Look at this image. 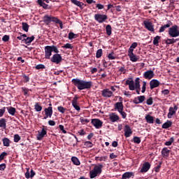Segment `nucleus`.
Wrapping results in <instances>:
<instances>
[{"mask_svg":"<svg viewBox=\"0 0 179 179\" xmlns=\"http://www.w3.org/2000/svg\"><path fill=\"white\" fill-rule=\"evenodd\" d=\"M150 169V163L145 162L143 164V166L140 171L141 173H148V171H149Z\"/></svg>","mask_w":179,"mask_h":179,"instance_id":"obj_20","label":"nucleus"},{"mask_svg":"<svg viewBox=\"0 0 179 179\" xmlns=\"http://www.w3.org/2000/svg\"><path fill=\"white\" fill-rule=\"evenodd\" d=\"M91 124L94 125L96 129H100L103 127V122L100 119H92Z\"/></svg>","mask_w":179,"mask_h":179,"instance_id":"obj_9","label":"nucleus"},{"mask_svg":"<svg viewBox=\"0 0 179 179\" xmlns=\"http://www.w3.org/2000/svg\"><path fill=\"white\" fill-rule=\"evenodd\" d=\"M52 52L55 54H58L59 50H58V48L55 45H47L45 46V59H50L51 55H52Z\"/></svg>","mask_w":179,"mask_h":179,"instance_id":"obj_3","label":"nucleus"},{"mask_svg":"<svg viewBox=\"0 0 179 179\" xmlns=\"http://www.w3.org/2000/svg\"><path fill=\"white\" fill-rule=\"evenodd\" d=\"M36 69H45V66L44 64H38L36 66Z\"/></svg>","mask_w":179,"mask_h":179,"instance_id":"obj_57","label":"nucleus"},{"mask_svg":"<svg viewBox=\"0 0 179 179\" xmlns=\"http://www.w3.org/2000/svg\"><path fill=\"white\" fill-rule=\"evenodd\" d=\"M143 78L145 79H148L150 80V79H152V78H155V72L152 70H148L143 73Z\"/></svg>","mask_w":179,"mask_h":179,"instance_id":"obj_14","label":"nucleus"},{"mask_svg":"<svg viewBox=\"0 0 179 179\" xmlns=\"http://www.w3.org/2000/svg\"><path fill=\"white\" fill-rule=\"evenodd\" d=\"M160 86V82L156 79H153L150 82V90H153L155 87H159Z\"/></svg>","mask_w":179,"mask_h":179,"instance_id":"obj_16","label":"nucleus"},{"mask_svg":"<svg viewBox=\"0 0 179 179\" xmlns=\"http://www.w3.org/2000/svg\"><path fill=\"white\" fill-rule=\"evenodd\" d=\"M94 20L98 22V23H104L107 19H108V17L107 15H103V14H95L94 15Z\"/></svg>","mask_w":179,"mask_h":179,"instance_id":"obj_7","label":"nucleus"},{"mask_svg":"<svg viewBox=\"0 0 179 179\" xmlns=\"http://www.w3.org/2000/svg\"><path fill=\"white\" fill-rule=\"evenodd\" d=\"M72 3L76 5V6H78L79 8H83V3L78 1V0H70Z\"/></svg>","mask_w":179,"mask_h":179,"instance_id":"obj_35","label":"nucleus"},{"mask_svg":"<svg viewBox=\"0 0 179 179\" xmlns=\"http://www.w3.org/2000/svg\"><path fill=\"white\" fill-rule=\"evenodd\" d=\"M6 110V107H3V108L0 109V117H3V114H5Z\"/></svg>","mask_w":179,"mask_h":179,"instance_id":"obj_61","label":"nucleus"},{"mask_svg":"<svg viewBox=\"0 0 179 179\" xmlns=\"http://www.w3.org/2000/svg\"><path fill=\"white\" fill-rule=\"evenodd\" d=\"M73 108H75V110H76V111H78V113H79V111H80V106H79V105H78V103H74L72 105Z\"/></svg>","mask_w":179,"mask_h":179,"instance_id":"obj_56","label":"nucleus"},{"mask_svg":"<svg viewBox=\"0 0 179 179\" xmlns=\"http://www.w3.org/2000/svg\"><path fill=\"white\" fill-rule=\"evenodd\" d=\"M128 57H129L130 61H131V62H137L138 57H136V55H135L134 53H131V54L128 55Z\"/></svg>","mask_w":179,"mask_h":179,"instance_id":"obj_33","label":"nucleus"},{"mask_svg":"<svg viewBox=\"0 0 179 179\" xmlns=\"http://www.w3.org/2000/svg\"><path fill=\"white\" fill-rule=\"evenodd\" d=\"M108 59H115V56H114V52H112L111 53L108 54Z\"/></svg>","mask_w":179,"mask_h":179,"instance_id":"obj_58","label":"nucleus"},{"mask_svg":"<svg viewBox=\"0 0 179 179\" xmlns=\"http://www.w3.org/2000/svg\"><path fill=\"white\" fill-rule=\"evenodd\" d=\"M80 122L83 125H85V124H89V122H90V120L89 119H85V117H80Z\"/></svg>","mask_w":179,"mask_h":179,"instance_id":"obj_38","label":"nucleus"},{"mask_svg":"<svg viewBox=\"0 0 179 179\" xmlns=\"http://www.w3.org/2000/svg\"><path fill=\"white\" fill-rule=\"evenodd\" d=\"M45 111V117L43 120H47V118H51L52 117V107H48L44 109Z\"/></svg>","mask_w":179,"mask_h":179,"instance_id":"obj_10","label":"nucleus"},{"mask_svg":"<svg viewBox=\"0 0 179 179\" xmlns=\"http://www.w3.org/2000/svg\"><path fill=\"white\" fill-rule=\"evenodd\" d=\"M57 110L59 111V113H62V114H65V111H66V108H64L63 106H58Z\"/></svg>","mask_w":179,"mask_h":179,"instance_id":"obj_47","label":"nucleus"},{"mask_svg":"<svg viewBox=\"0 0 179 179\" xmlns=\"http://www.w3.org/2000/svg\"><path fill=\"white\" fill-rule=\"evenodd\" d=\"M10 36L9 35H4L2 38V41H4V43H7V41H9Z\"/></svg>","mask_w":179,"mask_h":179,"instance_id":"obj_55","label":"nucleus"},{"mask_svg":"<svg viewBox=\"0 0 179 179\" xmlns=\"http://www.w3.org/2000/svg\"><path fill=\"white\" fill-rule=\"evenodd\" d=\"M35 110L37 112H40L41 111V110H43V107L41 106H40V104H38V103H36L35 106Z\"/></svg>","mask_w":179,"mask_h":179,"instance_id":"obj_45","label":"nucleus"},{"mask_svg":"<svg viewBox=\"0 0 179 179\" xmlns=\"http://www.w3.org/2000/svg\"><path fill=\"white\" fill-rule=\"evenodd\" d=\"M135 177V173L134 172H125L122 176V179H129Z\"/></svg>","mask_w":179,"mask_h":179,"instance_id":"obj_21","label":"nucleus"},{"mask_svg":"<svg viewBox=\"0 0 179 179\" xmlns=\"http://www.w3.org/2000/svg\"><path fill=\"white\" fill-rule=\"evenodd\" d=\"M76 37H78V35L73 34V32L69 34V40H73V38H76Z\"/></svg>","mask_w":179,"mask_h":179,"instance_id":"obj_46","label":"nucleus"},{"mask_svg":"<svg viewBox=\"0 0 179 179\" xmlns=\"http://www.w3.org/2000/svg\"><path fill=\"white\" fill-rule=\"evenodd\" d=\"M141 78H136L135 81L134 80H127L125 85L129 86V90H135V89H140L141 87Z\"/></svg>","mask_w":179,"mask_h":179,"instance_id":"obj_4","label":"nucleus"},{"mask_svg":"<svg viewBox=\"0 0 179 179\" xmlns=\"http://www.w3.org/2000/svg\"><path fill=\"white\" fill-rule=\"evenodd\" d=\"M84 145H85L87 148H93V143L91 141H85L84 143Z\"/></svg>","mask_w":179,"mask_h":179,"instance_id":"obj_48","label":"nucleus"},{"mask_svg":"<svg viewBox=\"0 0 179 179\" xmlns=\"http://www.w3.org/2000/svg\"><path fill=\"white\" fill-rule=\"evenodd\" d=\"M20 139L21 138H20V136H19V134L14 135V142H15V143H17V142H19Z\"/></svg>","mask_w":179,"mask_h":179,"instance_id":"obj_52","label":"nucleus"},{"mask_svg":"<svg viewBox=\"0 0 179 179\" xmlns=\"http://www.w3.org/2000/svg\"><path fill=\"white\" fill-rule=\"evenodd\" d=\"M160 38H162L161 36H157L154 38V40H153V44L154 45H159V41L160 40Z\"/></svg>","mask_w":179,"mask_h":179,"instance_id":"obj_40","label":"nucleus"},{"mask_svg":"<svg viewBox=\"0 0 179 179\" xmlns=\"http://www.w3.org/2000/svg\"><path fill=\"white\" fill-rule=\"evenodd\" d=\"M50 61L53 64H56V65H59L62 62V56L61 54L56 53L50 58Z\"/></svg>","mask_w":179,"mask_h":179,"instance_id":"obj_6","label":"nucleus"},{"mask_svg":"<svg viewBox=\"0 0 179 179\" xmlns=\"http://www.w3.org/2000/svg\"><path fill=\"white\" fill-rule=\"evenodd\" d=\"M36 2L38 5L43 8V9H45V10L51 9V6L48 4L45 3V2L43 0H37Z\"/></svg>","mask_w":179,"mask_h":179,"instance_id":"obj_22","label":"nucleus"},{"mask_svg":"<svg viewBox=\"0 0 179 179\" xmlns=\"http://www.w3.org/2000/svg\"><path fill=\"white\" fill-rule=\"evenodd\" d=\"M0 128L6 129V120H5L4 118H1L0 120Z\"/></svg>","mask_w":179,"mask_h":179,"instance_id":"obj_36","label":"nucleus"},{"mask_svg":"<svg viewBox=\"0 0 179 179\" xmlns=\"http://www.w3.org/2000/svg\"><path fill=\"white\" fill-rule=\"evenodd\" d=\"M141 92H142V93H145V92H146V82L145 81L143 82V86H142Z\"/></svg>","mask_w":179,"mask_h":179,"instance_id":"obj_60","label":"nucleus"},{"mask_svg":"<svg viewBox=\"0 0 179 179\" xmlns=\"http://www.w3.org/2000/svg\"><path fill=\"white\" fill-rule=\"evenodd\" d=\"M8 155V152H3L1 155H0V162H2V160H3V159H5L6 156Z\"/></svg>","mask_w":179,"mask_h":179,"instance_id":"obj_50","label":"nucleus"},{"mask_svg":"<svg viewBox=\"0 0 179 179\" xmlns=\"http://www.w3.org/2000/svg\"><path fill=\"white\" fill-rule=\"evenodd\" d=\"M177 110H178V107L177 106H174V107H170L169 109L168 118H172L173 115H176V113H177Z\"/></svg>","mask_w":179,"mask_h":179,"instance_id":"obj_13","label":"nucleus"},{"mask_svg":"<svg viewBox=\"0 0 179 179\" xmlns=\"http://www.w3.org/2000/svg\"><path fill=\"white\" fill-rule=\"evenodd\" d=\"M103 164H98L97 166H95L94 168V171L99 175L101 174L103 170Z\"/></svg>","mask_w":179,"mask_h":179,"instance_id":"obj_27","label":"nucleus"},{"mask_svg":"<svg viewBox=\"0 0 179 179\" xmlns=\"http://www.w3.org/2000/svg\"><path fill=\"white\" fill-rule=\"evenodd\" d=\"M119 113H120V115H122V118H127V113L124 112V110H120Z\"/></svg>","mask_w":179,"mask_h":179,"instance_id":"obj_63","label":"nucleus"},{"mask_svg":"<svg viewBox=\"0 0 179 179\" xmlns=\"http://www.w3.org/2000/svg\"><path fill=\"white\" fill-rule=\"evenodd\" d=\"M6 108L8 110V113L10 115H15V114H16V108H15L14 107L10 106L6 107Z\"/></svg>","mask_w":179,"mask_h":179,"instance_id":"obj_30","label":"nucleus"},{"mask_svg":"<svg viewBox=\"0 0 179 179\" xmlns=\"http://www.w3.org/2000/svg\"><path fill=\"white\" fill-rule=\"evenodd\" d=\"M62 48H69L70 50H72V48H73V46H72V44L71 43H66L64 46H62Z\"/></svg>","mask_w":179,"mask_h":179,"instance_id":"obj_54","label":"nucleus"},{"mask_svg":"<svg viewBox=\"0 0 179 179\" xmlns=\"http://www.w3.org/2000/svg\"><path fill=\"white\" fill-rule=\"evenodd\" d=\"M38 132V134H37L36 139L37 141H42L43 138L47 135V129H45L44 126H43L42 130Z\"/></svg>","mask_w":179,"mask_h":179,"instance_id":"obj_11","label":"nucleus"},{"mask_svg":"<svg viewBox=\"0 0 179 179\" xmlns=\"http://www.w3.org/2000/svg\"><path fill=\"white\" fill-rule=\"evenodd\" d=\"M145 100H146V96H145V95H141L135 97L133 100V103L134 104H141V103H143Z\"/></svg>","mask_w":179,"mask_h":179,"instance_id":"obj_15","label":"nucleus"},{"mask_svg":"<svg viewBox=\"0 0 179 179\" xmlns=\"http://www.w3.org/2000/svg\"><path fill=\"white\" fill-rule=\"evenodd\" d=\"M124 136L126 138H129L131 135H132V129H131V127L129 125L126 124L124 128Z\"/></svg>","mask_w":179,"mask_h":179,"instance_id":"obj_17","label":"nucleus"},{"mask_svg":"<svg viewBox=\"0 0 179 179\" xmlns=\"http://www.w3.org/2000/svg\"><path fill=\"white\" fill-rule=\"evenodd\" d=\"M71 82L78 90H89V89H92V86H93V82L86 81L79 78H73Z\"/></svg>","mask_w":179,"mask_h":179,"instance_id":"obj_1","label":"nucleus"},{"mask_svg":"<svg viewBox=\"0 0 179 179\" xmlns=\"http://www.w3.org/2000/svg\"><path fill=\"white\" fill-rule=\"evenodd\" d=\"M101 96L103 97L110 98L113 96V92H111L110 89L108 88L103 89L102 90Z\"/></svg>","mask_w":179,"mask_h":179,"instance_id":"obj_18","label":"nucleus"},{"mask_svg":"<svg viewBox=\"0 0 179 179\" xmlns=\"http://www.w3.org/2000/svg\"><path fill=\"white\" fill-rule=\"evenodd\" d=\"M2 142L3 146H6V148H9V146H10V140L9 138L5 137L2 139Z\"/></svg>","mask_w":179,"mask_h":179,"instance_id":"obj_31","label":"nucleus"},{"mask_svg":"<svg viewBox=\"0 0 179 179\" xmlns=\"http://www.w3.org/2000/svg\"><path fill=\"white\" fill-rule=\"evenodd\" d=\"M143 24L148 31H155V26L153 25V23L144 20Z\"/></svg>","mask_w":179,"mask_h":179,"instance_id":"obj_12","label":"nucleus"},{"mask_svg":"<svg viewBox=\"0 0 179 179\" xmlns=\"http://www.w3.org/2000/svg\"><path fill=\"white\" fill-rule=\"evenodd\" d=\"M168 34L170 36V37H172V38L179 37V27L178 25H173L170 27Z\"/></svg>","mask_w":179,"mask_h":179,"instance_id":"obj_5","label":"nucleus"},{"mask_svg":"<svg viewBox=\"0 0 179 179\" xmlns=\"http://www.w3.org/2000/svg\"><path fill=\"white\" fill-rule=\"evenodd\" d=\"M146 104H148V106H152V104H153V98H148L146 101Z\"/></svg>","mask_w":179,"mask_h":179,"instance_id":"obj_51","label":"nucleus"},{"mask_svg":"<svg viewBox=\"0 0 179 179\" xmlns=\"http://www.w3.org/2000/svg\"><path fill=\"white\" fill-rule=\"evenodd\" d=\"M133 141L134 142V143H141V138L138 137V136H134L133 138Z\"/></svg>","mask_w":179,"mask_h":179,"instance_id":"obj_53","label":"nucleus"},{"mask_svg":"<svg viewBox=\"0 0 179 179\" xmlns=\"http://www.w3.org/2000/svg\"><path fill=\"white\" fill-rule=\"evenodd\" d=\"M171 24H173V22H171V21L169 20L167 24H166L160 27L159 32L163 33L164 31H166V29H169V27H170V26H171Z\"/></svg>","mask_w":179,"mask_h":179,"instance_id":"obj_25","label":"nucleus"},{"mask_svg":"<svg viewBox=\"0 0 179 179\" xmlns=\"http://www.w3.org/2000/svg\"><path fill=\"white\" fill-rule=\"evenodd\" d=\"M22 30H24V31H26L27 33V31H29V24H27V22H22Z\"/></svg>","mask_w":179,"mask_h":179,"instance_id":"obj_39","label":"nucleus"},{"mask_svg":"<svg viewBox=\"0 0 179 179\" xmlns=\"http://www.w3.org/2000/svg\"><path fill=\"white\" fill-rule=\"evenodd\" d=\"M59 128L60 131H62L63 134H66V130H65V129H64V125L60 124L59 126Z\"/></svg>","mask_w":179,"mask_h":179,"instance_id":"obj_64","label":"nucleus"},{"mask_svg":"<svg viewBox=\"0 0 179 179\" xmlns=\"http://www.w3.org/2000/svg\"><path fill=\"white\" fill-rule=\"evenodd\" d=\"M101 55H103V50L102 49H99L96 51V58H101Z\"/></svg>","mask_w":179,"mask_h":179,"instance_id":"obj_43","label":"nucleus"},{"mask_svg":"<svg viewBox=\"0 0 179 179\" xmlns=\"http://www.w3.org/2000/svg\"><path fill=\"white\" fill-rule=\"evenodd\" d=\"M27 44L29 45V44H31L32 41H34V36H31V37H27L26 38H24L22 40Z\"/></svg>","mask_w":179,"mask_h":179,"instance_id":"obj_29","label":"nucleus"},{"mask_svg":"<svg viewBox=\"0 0 179 179\" xmlns=\"http://www.w3.org/2000/svg\"><path fill=\"white\" fill-rule=\"evenodd\" d=\"M162 94H164V96H167V95L170 94V90H164L162 91Z\"/></svg>","mask_w":179,"mask_h":179,"instance_id":"obj_62","label":"nucleus"},{"mask_svg":"<svg viewBox=\"0 0 179 179\" xmlns=\"http://www.w3.org/2000/svg\"><path fill=\"white\" fill-rule=\"evenodd\" d=\"M164 41L167 45H170L171 44H174V43H177V41H179V38H176V39L174 38H168V39L164 40Z\"/></svg>","mask_w":179,"mask_h":179,"instance_id":"obj_26","label":"nucleus"},{"mask_svg":"<svg viewBox=\"0 0 179 179\" xmlns=\"http://www.w3.org/2000/svg\"><path fill=\"white\" fill-rule=\"evenodd\" d=\"M22 76H23L24 82L25 83H27V82L30 81V78L28 76H26L24 74Z\"/></svg>","mask_w":179,"mask_h":179,"instance_id":"obj_59","label":"nucleus"},{"mask_svg":"<svg viewBox=\"0 0 179 179\" xmlns=\"http://www.w3.org/2000/svg\"><path fill=\"white\" fill-rule=\"evenodd\" d=\"M112 30H113V29L111 28V25H110V24L106 25V34L108 36H111Z\"/></svg>","mask_w":179,"mask_h":179,"instance_id":"obj_37","label":"nucleus"},{"mask_svg":"<svg viewBox=\"0 0 179 179\" xmlns=\"http://www.w3.org/2000/svg\"><path fill=\"white\" fill-rule=\"evenodd\" d=\"M29 170H30V169H27V172L25 173V178H33V177L36 176V172H34L33 169H31V171H29Z\"/></svg>","mask_w":179,"mask_h":179,"instance_id":"obj_24","label":"nucleus"},{"mask_svg":"<svg viewBox=\"0 0 179 179\" xmlns=\"http://www.w3.org/2000/svg\"><path fill=\"white\" fill-rule=\"evenodd\" d=\"M174 142V137H171L169 141L164 143L165 146H171L173 143Z\"/></svg>","mask_w":179,"mask_h":179,"instance_id":"obj_41","label":"nucleus"},{"mask_svg":"<svg viewBox=\"0 0 179 179\" xmlns=\"http://www.w3.org/2000/svg\"><path fill=\"white\" fill-rule=\"evenodd\" d=\"M120 101L117 102L114 105L115 111H124V103H122V97L120 96Z\"/></svg>","mask_w":179,"mask_h":179,"instance_id":"obj_8","label":"nucleus"},{"mask_svg":"<svg viewBox=\"0 0 179 179\" xmlns=\"http://www.w3.org/2000/svg\"><path fill=\"white\" fill-rule=\"evenodd\" d=\"M78 100H79V96H78L77 95H75V96L73 97L71 103L73 104H78Z\"/></svg>","mask_w":179,"mask_h":179,"instance_id":"obj_49","label":"nucleus"},{"mask_svg":"<svg viewBox=\"0 0 179 179\" xmlns=\"http://www.w3.org/2000/svg\"><path fill=\"white\" fill-rule=\"evenodd\" d=\"M109 120L112 122H117V121H120V116L115 113H112L109 115Z\"/></svg>","mask_w":179,"mask_h":179,"instance_id":"obj_19","label":"nucleus"},{"mask_svg":"<svg viewBox=\"0 0 179 179\" xmlns=\"http://www.w3.org/2000/svg\"><path fill=\"white\" fill-rule=\"evenodd\" d=\"M145 118L148 124H155V117L153 116L150 115H146Z\"/></svg>","mask_w":179,"mask_h":179,"instance_id":"obj_28","label":"nucleus"},{"mask_svg":"<svg viewBox=\"0 0 179 179\" xmlns=\"http://www.w3.org/2000/svg\"><path fill=\"white\" fill-rule=\"evenodd\" d=\"M43 22L44 23H46V24H50L51 22H53L57 24H59L60 29H64V24L62 23V21H61V20L58 19L57 17L45 15L43 17Z\"/></svg>","mask_w":179,"mask_h":179,"instance_id":"obj_2","label":"nucleus"},{"mask_svg":"<svg viewBox=\"0 0 179 179\" xmlns=\"http://www.w3.org/2000/svg\"><path fill=\"white\" fill-rule=\"evenodd\" d=\"M161 154H162V157L166 159V158L169 157V156H170V150H169V148H167V147H165L162 150Z\"/></svg>","mask_w":179,"mask_h":179,"instance_id":"obj_23","label":"nucleus"},{"mask_svg":"<svg viewBox=\"0 0 179 179\" xmlns=\"http://www.w3.org/2000/svg\"><path fill=\"white\" fill-rule=\"evenodd\" d=\"M173 125V122L170 120H167L165 123L162 124L163 129H167L168 128H170Z\"/></svg>","mask_w":179,"mask_h":179,"instance_id":"obj_32","label":"nucleus"},{"mask_svg":"<svg viewBox=\"0 0 179 179\" xmlns=\"http://www.w3.org/2000/svg\"><path fill=\"white\" fill-rule=\"evenodd\" d=\"M99 175L94 171H91L90 172V178H96V177H97Z\"/></svg>","mask_w":179,"mask_h":179,"instance_id":"obj_42","label":"nucleus"},{"mask_svg":"<svg viewBox=\"0 0 179 179\" xmlns=\"http://www.w3.org/2000/svg\"><path fill=\"white\" fill-rule=\"evenodd\" d=\"M162 162H160L159 164L154 168L155 173H159V171H160V169H162Z\"/></svg>","mask_w":179,"mask_h":179,"instance_id":"obj_44","label":"nucleus"},{"mask_svg":"<svg viewBox=\"0 0 179 179\" xmlns=\"http://www.w3.org/2000/svg\"><path fill=\"white\" fill-rule=\"evenodd\" d=\"M71 162L75 166H80V161H79V159L76 157H71Z\"/></svg>","mask_w":179,"mask_h":179,"instance_id":"obj_34","label":"nucleus"}]
</instances>
